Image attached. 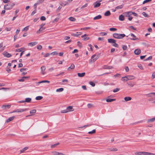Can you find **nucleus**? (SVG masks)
Instances as JSON below:
<instances>
[{
    "label": "nucleus",
    "mask_w": 155,
    "mask_h": 155,
    "mask_svg": "<svg viewBox=\"0 0 155 155\" xmlns=\"http://www.w3.org/2000/svg\"><path fill=\"white\" fill-rule=\"evenodd\" d=\"M125 36V35L124 34H120L115 33L113 34V36L114 38L118 39H122Z\"/></svg>",
    "instance_id": "2"
},
{
    "label": "nucleus",
    "mask_w": 155,
    "mask_h": 155,
    "mask_svg": "<svg viewBox=\"0 0 155 155\" xmlns=\"http://www.w3.org/2000/svg\"><path fill=\"white\" fill-rule=\"evenodd\" d=\"M127 48V47L126 45H124L122 46V48L124 50H126Z\"/></svg>",
    "instance_id": "55"
},
{
    "label": "nucleus",
    "mask_w": 155,
    "mask_h": 155,
    "mask_svg": "<svg viewBox=\"0 0 155 155\" xmlns=\"http://www.w3.org/2000/svg\"><path fill=\"white\" fill-rule=\"evenodd\" d=\"M45 29L44 28H40V29L37 31V33L39 34L40 33V31H42Z\"/></svg>",
    "instance_id": "39"
},
{
    "label": "nucleus",
    "mask_w": 155,
    "mask_h": 155,
    "mask_svg": "<svg viewBox=\"0 0 155 155\" xmlns=\"http://www.w3.org/2000/svg\"><path fill=\"white\" fill-rule=\"evenodd\" d=\"M88 6V4H87V3H86L85 4V5H83L82 6L81 8V9H83L84 8L87 7Z\"/></svg>",
    "instance_id": "48"
},
{
    "label": "nucleus",
    "mask_w": 155,
    "mask_h": 155,
    "mask_svg": "<svg viewBox=\"0 0 155 155\" xmlns=\"http://www.w3.org/2000/svg\"><path fill=\"white\" fill-rule=\"evenodd\" d=\"M24 50V48H20L18 49H16L15 50V51L16 52H21L22 51V50Z\"/></svg>",
    "instance_id": "43"
},
{
    "label": "nucleus",
    "mask_w": 155,
    "mask_h": 155,
    "mask_svg": "<svg viewBox=\"0 0 155 155\" xmlns=\"http://www.w3.org/2000/svg\"><path fill=\"white\" fill-rule=\"evenodd\" d=\"M52 153L54 155H66L62 153L56 151L52 152Z\"/></svg>",
    "instance_id": "13"
},
{
    "label": "nucleus",
    "mask_w": 155,
    "mask_h": 155,
    "mask_svg": "<svg viewBox=\"0 0 155 155\" xmlns=\"http://www.w3.org/2000/svg\"><path fill=\"white\" fill-rule=\"evenodd\" d=\"M141 52V51L140 49H137L134 51V52L136 55H139L140 53Z\"/></svg>",
    "instance_id": "17"
},
{
    "label": "nucleus",
    "mask_w": 155,
    "mask_h": 155,
    "mask_svg": "<svg viewBox=\"0 0 155 155\" xmlns=\"http://www.w3.org/2000/svg\"><path fill=\"white\" fill-rule=\"evenodd\" d=\"M124 99L125 101H130L131 100V98L129 97H124Z\"/></svg>",
    "instance_id": "28"
},
{
    "label": "nucleus",
    "mask_w": 155,
    "mask_h": 155,
    "mask_svg": "<svg viewBox=\"0 0 155 155\" xmlns=\"http://www.w3.org/2000/svg\"><path fill=\"white\" fill-rule=\"evenodd\" d=\"M123 14L124 16L129 17L132 15V12L129 11L125 12Z\"/></svg>",
    "instance_id": "12"
},
{
    "label": "nucleus",
    "mask_w": 155,
    "mask_h": 155,
    "mask_svg": "<svg viewBox=\"0 0 155 155\" xmlns=\"http://www.w3.org/2000/svg\"><path fill=\"white\" fill-rule=\"evenodd\" d=\"M123 8L122 5H121L118 6L116 7L115 8V9H119L121 8Z\"/></svg>",
    "instance_id": "54"
},
{
    "label": "nucleus",
    "mask_w": 155,
    "mask_h": 155,
    "mask_svg": "<svg viewBox=\"0 0 155 155\" xmlns=\"http://www.w3.org/2000/svg\"><path fill=\"white\" fill-rule=\"evenodd\" d=\"M59 18H55L53 21V23H54L55 22H57Z\"/></svg>",
    "instance_id": "57"
},
{
    "label": "nucleus",
    "mask_w": 155,
    "mask_h": 155,
    "mask_svg": "<svg viewBox=\"0 0 155 155\" xmlns=\"http://www.w3.org/2000/svg\"><path fill=\"white\" fill-rule=\"evenodd\" d=\"M119 90L120 89L119 88H117L114 90L113 91V92L114 93L116 92L119 91Z\"/></svg>",
    "instance_id": "58"
},
{
    "label": "nucleus",
    "mask_w": 155,
    "mask_h": 155,
    "mask_svg": "<svg viewBox=\"0 0 155 155\" xmlns=\"http://www.w3.org/2000/svg\"><path fill=\"white\" fill-rule=\"evenodd\" d=\"M128 85L130 87H133L134 85V84L133 83H132L131 82H129L128 83Z\"/></svg>",
    "instance_id": "35"
},
{
    "label": "nucleus",
    "mask_w": 155,
    "mask_h": 155,
    "mask_svg": "<svg viewBox=\"0 0 155 155\" xmlns=\"http://www.w3.org/2000/svg\"><path fill=\"white\" fill-rule=\"evenodd\" d=\"M28 149V147H26L20 150V153H23L25 152V151Z\"/></svg>",
    "instance_id": "16"
},
{
    "label": "nucleus",
    "mask_w": 155,
    "mask_h": 155,
    "mask_svg": "<svg viewBox=\"0 0 155 155\" xmlns=\"http://www.w3.org/2000/svg\"><path fill=\"white\" fill-rule=\"evenodd\" d=\"M103 68L104 69H110L113 68V67L112 66H107L106 65L104 66Z\"/></svg>",
    "instance_id": "21"
},
{
    "label": "nucleus",
    "mask_w": 155,
    "mask_h": 155,
    "mask_svg": "<svg viewBox=\"0 0 155 155\" xmlns=\"http://www.w3.org/2000/svg\"><path fill=\"white\" fill-rule=\"evenodd\" d=\"M68 112H72L74 110V109L72 106H68L66 108Z\"/></svg>",
    "instance_id": "9"
},
{
    "label": "nucleus",
    "mask_w": 155,
    "mask_h": 155,
    "mask_svg": "<svg viewBox=\"0 0 155 155\" xmlns=\"http://www.w3.org/2000/svg\"><path fill=\"white\" fill-rule=\"evenodd\" d=\"M85 74V72H83L81 73H78L77 74L78 77H82L84 76Z\"/></svg>",
    "instance_id": "22"
},
{
    "label": "nucleus",
    "mask_w": 155,
    "mask_h": 155,
    "mask_svg": "<svg viewBox=\"0 0 155 155\" xmlns=\"http://www.w3.org/2000/svg\"><path fill=\"white\" fill-rule=\"evenodd\" d=\"M50 83V81L47 80H45V81H40L38 82V84H40L42 83Z\"/></svg>",
    "instance_id": "25"
},
{
    "label": "nucleus",
    "mask_w": 155,
    "mask_h": 155,
    "mask_svg": "<svg viewBox=\"0 0 155 155\" xmlns=\"http://www.w3.org/2000/svg\"><path fill=\"white\" fill-rule=\"evenodd\" d=\"M74 65L73 64H71V66L68 68V70L69 71L70 69H74Z\"/></svg>",
    "instance_id": "33"
},
{
    "label": "nucleus",
    "mask_w": 155,
    "mask_h": 155,
    "mask_svg": "<svg viewBox=\"0 0 155 155\" xmlns=\"http://www.w3.org/2000/svg\"><path fill=\"white\" fill-rule=\"evenodd\" d=\"M14 4L12 5L10 4H7L5 5L4 9L6 10H9L12 8Z\"/></svg>",
    "instance_id": "5"
},
{
    "label": "nucleus",
    "mask_w": 155,
    "mask_h": 155,
    "mask_svg": "<svg viewBox=\"0 0 155 155\" xmlns=\"http://www.w3.org/2000/svg\"><path fill=\"white\" fill-rule=\"evenodd\" d=\"M27 70V68H21L20 69V71L21 72H23L24 71H26Z\"/></svg>",
    "instance_id": "63"
},
{
    "label": "nucleus",
    "mask_w": 155,
    "mask_h": 155,
    "mask_svg": "<svg viewBox=\"0 0 155 155\" xmlns=\"http://www.w3.org/2000/svg\"><path fill=\"white\" fill-rule=\"evenodd\" d=\"M41 73L43 75L45 74V70H46V67L45 66H43L41 67Z\"/></svg>",
    "instance_id": "11"
},
{
    "label": "nucleus",
    "mask_w": 155,
    "mask_h": 155,
    "mask_svg": "<svg viewBox=\"0 0 155 155\" xmlns=\"http://www.w3.org/2000/svg\"><path fill=\"white\" fill-rule=\"evenodd\" d=\"M107 150L109 151H116L118 150L117 148L113 147H110L107 149Z\"/></svg>",
    "instance_id": "20"
},
{
    "label": "nucleus",
    "mask_w": 155,
    "mask_h": 155,
    "mask_svg": "<svg viewBox=\"0 0 155 155\" xmlns=\"http://www.w3.org/2000/svg\"><path fill=\"white\" fill-rule=\"evenodd\" d=\"M129 36H130V38H129V39L131 40H139V39L137 38L136 36L134 34L132 33H131L129 35Z\"/></svg>",
    "instance_id": "6"
},
{
    "label": "nucleus",
    "mask_w": 155,
    "mask_h": 155,
    "mask_svg": "<svg viewBox=\"0 0 155 155\" xmlns=\"http://www.w3.org/2000/svg\"><path fill=\"white\" fill-rule=\"evenodd\" d=\"M110 15V11H107L104 13V15L106 16H108Z\"/></svg>",
    "instance_id": "31"
},
{
    "label": "nucleus",
    "mask_w": 155,
    "mask_h": 155,
    "mask_svg": "<svg viewBox=\"0 0 155 155\" xmlns=\"http://www.w3.org/2000/svg\"><path fill=\"white\" fill-rule=\"evenodd\" d=\"M43 98V97L41 96H38L36 97L35 99L37 100H40Z\"/></svg>",
    "instance_id": "36"
},
{
    "label": "nucleus",
    "mask_w": 155,
    "mask_h": 155,
    "mask_svg": "<svg viewBox=\"0 0 155 155\" xmlns=\"http://www.w3.org/2000/svg\"><path fill=\"white\" fill-rule=\"evenodd\" d=\"M90 28V27H86L84 28H81V30H86L87 29H89Z\"/></svg>",
    "instance_id": "60"
},
{
    "label": "nucleus",
    "mask_w": 155,
    "mask_h": 155,
    "mask_svg": "<svg viewBox=\"0 0 155 155\" xmlns=\"http://www.w3.org/2000/svg\"><path fill=\"white\" fill-rule=\"evenodd\" d=\"M155 120V117L153 118L148 119L147 120V122L148 123H150V122H153Z\"/></svg>",
    "instance_id": "29"
},
{
    "label": "nucleus",
    "mask_w": 155,
    "mask_h": 155,
    "mask_svg": "<svg viewBox=\"0 0 155 155\" xmlns=\"http://www.w3.org/2000/svg\"><path fill=\"white\" fill-rule=\"evenodd\" d=\"M64 90V89L63 88H60L59 89H57L56 90V91L57 92H62Z\"/></svg>",
    "instance_id": "34"
},
{
    "label": "nucleus",
    "mask_w": 155,
    "mask_h": 155,
    "mask_svg": "<svg viewBox=\"0 0 155 155\" xmlns=\"http://www.w3.org/2000/svg\"><path fill=\"white\" fill-rule=\"evenodd\" d=\"M40 19L42 21H45L46 20V18L45 16H42L41 17Z\"/></svg>",
    "instance_id": "56"
},
{
    "label": "nucleus",
    "mask_w": 155,
    "mask_h": 155,
    "mask_svg": "<svg viewBox=\"0 0 155 155\" xmlns=\"http://www.w3.org/2000/svg\"><path fill=\"white\" fill-rule=\"evenodd\" d=\"M5 29L7 31H10L11 30L12 28H11L6 27L5 28Z\"/></svg>",
    "instance_id": "61"
},
{
    "label": "nucleus",
    "mask_w": 155,
    "mask_h": 155,
    "mask_svg": "<svg viewBox=\"0 0 155 155\" xmlns=\"http://www.w3.org/2000/svg\"><path fill=\"white\" fill-rule=\"evenodd\" d=\"M101 16L100 15H97V16H96L93 18V19L94 20H97L98 19H101Z\"/></svg>",
    "instance_id": "24"
},
{
    "label": "nucleus",
    "mask_w": 155,
    "mask_h": 155,
    "mask_svg": "<svg viewBox=\"0 0 155 155\" xmlns=\"http://www.w3.org/2000/svg\"><path fill=\"white\" fill-rule=\"evenodd\" d=\"M59 144V143H57L55 144L52 145L51 146V148H54L57 145H58Z\"/></svg>",
    "instance_id": "32"
},
{
    "label": "nucleus",
    "mask_w": 155,
    "mask_h": 155,
    "mask_svg": "<svg viewBox=\"0 0 155 155\" xmlns=\"http://www.w3.org/2000/svg\"><path fill=\"white\" fill-rule=\"evenodd\" d=\"M54 70V68L53 67H51L48 69L49 71H52Z\"/></svg>",
    "instance_id": "64"
},
{
    "label": "nucleus",
    "mask_w": 155,
    "mask_h": 155,
    "mask_svg": "<svg viewBox=\"0 0 155 155\" xmlns=\"http://www.w3.org/2000/svg\"><path fill=\"white\" fill-rule=\"evenodd\" d=\"M89 84L91 85L92 87H94L95 85V83L92 81H90L89 82Z\"/></svg>",
    "instance_id": "44"
},
{
    "label": "nucleus",
    "mask_w": 155,
    "mask_h": 155,
    "mask_svg": "<svg viewBox=\"0 0 155 155\" xmlns=\"http://www.w3.org/2000/svg\"><path fill=\"white\" fill-rule=\"evenodd\" d=\"M28 27H29V26H27L26 27H25V28H23V29L22 30V31H28Z\"/></svg>",
    "instance_id": "46"
},
{
    "label": "nucleus",
    "mask_w": 155,
    "mask_h": 155,
    "mask_svg": "<svg viewBox=\"0 0 155 155\" xmlns=\"http://www.w3.org/2000/svg\"><path fill=\"white\" fill-rule=\"evenodd\" d=\"M145 155H155V154L149 152H145Z\"/></svg>",
    "instance_id": "38"
},
{
    "label": "nucleus",
    "mask_w": 155,
    "mask_h": 155,
    "mask_svg": "<svg viewBox=\"0 0 155 155\" xmlns=\"http://www.w3.org/2000/svg\"><path fill=\"white\" fill-rule=\"evenodd\" d=\"M108 42L110 43L113 44V45L115 47H117L118 46L117 44L116 43V41L114 39L112 38H110L108 39Z\"/></svg>",
    "instance_id": "4"
},
{
    "label": "nucleus",
    "mask_w": 155,
    "mask_h": 155,
    "mask_svg": "<svg viewBox=\"0 0 155 155\" xmlns=\"http://www.w3.org/2000/svg\"><path fill=\"white\" fill-rule=\"evenodd\" d=\"M116 100L115 99H110L108 98L106 99V101L107 102H111L113 101H114Z\"/></svg>",
    "instance_id": "27"
},
{
    "label": "nucleus",
    "mask_w": 155,
    "mask_h": 155,
    "mask_svg": "<svg viewBox=\"0 0 155 155\" xmlns=\"http://www.w3.org/2000/svg\"><path fill=\"white\" fill-rule=\"evenodd\" d=\"M138 67L141 70H143V68L142 65L140 64H138L137 65Z\"/></svg>",
    "instance_id": "40"
},
{
    "label": "nucleus",
    "mask_w": 155,
    "mask_h": 155,
    "mask_svg": "<svg viewBox=\"0 0 155 155\" xmlns=\"http://www.w3.org/2000/svg\"><path fill=\"white\" fill-rule=\"evenodd\" d=\"M96 131L95 130H93L92 131H89L88 132V133L89 134H94L95 133Z\"/></svg>",
    "instance_id": "47"
},
{
    "label": "nucleus",
    "mask_w": 155,
    "mask_h": 155,
    "mask_svg": "<svg viewBox=\"0 0 155 155\" xmlns=\"http://www.w3.org/2000/svg\"><path fill=\"white\" fill-rule=\"evenodd\" d=\"M101 0H100L99 2L97 1L94 2L93 4L94 7V8H96L99 7L101 5V3H100V2H101Z\"/></svg>",
    "instance_id": "8"
},
{
    "label": "nucleus",
    "mask_w": 155,
    "mask_h": 155,
    "mask_svg": "<svg viewBox=\"0 0 155 155\" xmlns=\"http://www.w3.org/2000/svg\"><path fill=\"white\" fill-rule=\"evenodd\" d=\"M6 71L8 73H10L11 71V70L9 68L7 67Z\"/></svg>",
    "instance_id": "52"
},
{
    "label": "nucleus",
    "mask_w": 155,
    "mask_h": 155,
    "mask_svg": "<svg viewBox=\"0 0 155 155\" xmlns=\"http://www.w3.org/2000/svg\"><path fill=\"white\" fill-rule=\"evenodd\" d=\"M151 0H145L143 2V4H144L146 3H147V2H149L151 1Z\"/></svg>",
    "instance_id": "51"
},
{
    "label": "nucleus",
    "mask_w": 155,
    "mask_h": 155,
    "mask_svg": "<svg viewBox=\"0 0 155 155\" xmlns=\"http://www.w3.org/2000/svg\"><path fill=\"white\" fill-rule=\"evenodd\" d=\"M50 54L52 55H54L58 54V53L57 51H54L51 53Z\"/></svg>",
    "instance_id": "45"
},
{
    "label": "nucleus",
    "mask_w": 155,
    "mask_h": 155,
    "mask_svg": "<svg viewBox=\"0 0 155 155\" xmlns=\"http://www.w3.org/2000/svg\"><path fill=\"white\" fill-rule=\"evenodd\" d=\"M99 58V56L97 55H96V54L94 55L91 56V59L89 61V63L91 64L93 62H94L97 60Z\"/></svg>",
    "instance_id": "3"
},
{
    "label": "nucleus",
    "mask_w": 155,
    "mask_h": 155,
    "mask_svg": "<svg viewBox=\"0 0 155 155\" xmlns=\"http://www.w3.org/2000/svg\"><path fill=\"white\" fill-rule=\"evenodd\" d=\"M27 110V109H19L16 110H15L13 111L12 113H15V112H21L26 111Z\"/></svg>",
    "instance_id": "7"
},
{
    "label": "nucleus",
    "mask_w": 155,
    "mask_h": 155,
    "mask_svg": "<svg viewBox=\"0 0 155 155\" xmlns=\"http://www.w3.org/2000/svg\"><path fill=\"white\" fill-rule=\"evenodd\" d=\"M36 112V110L35 109H33L30 111V113L31 114H35Z\"/></svg>",
    "instance_id": "41"
},
{
    "label": "nucleus",
    "mask_w": 155,
    "mask_h": 155,
    "mask_svg": "<svg viewBox=\"0 0 155 155\" xmlns=\"http://www.w3.org/2000/svg\"><path fill=\"white\" fill-rule=\"evenodd\" d=\"M135 77L133 75H127L121 78V80L124 81H126L129 80H131L134 79Z\"/></svg>",
    "instance_id": "1"
},
{
    "label": "nucleus",
    "mask_w": 155,
    "mask_h": 155,
    "mask_svg": "<svg viewBox=\"0 0 155 155\" xmlns=\"http://www.w3.org/2000/svg\"><path fill=\"white\" fill-rule=\"evenodd\" d=\"M155 78V72H153L151 75V78L153 79Z\"/></svg>",
    "instance_id": "49"
},
{
    "label": "nucleus",
    "mask_w": 155,
    "mask_h": 155,
    "mask_svg": "<svg viewBox=\"0 0 155 155\" xmlns=\"http://www.w3.org/2000/svg\"><path fill=\"white\" fill-rule=\"evenodd\" d=\"M82 34V33L81 32H77L76 34H73V35L75 36L78 37L79 35H81Z\"/></svg>",
    "instance_id": "26"
},
{
    "label": "nucleus",
    "mask_w": 155,
    "mask_h": 155,
    "mask_svg": "<svg viewBox=\"0 0 155 155\" xmlns=\"http://www.w3.org/2000/svg\"><path fill=\"white\" fill-rule=\"evenodd\" d=\"M152 56H150L148 58H147V59H146L145 60V61H147L148 60H150L152 59Z\"/></svg>",
    "instance_id": "62"
},
{
    "label": "nucleus",
    "mask_w": 155,
    "mask_h": 155,
    "mask_svg": "<svg viewBox=\"0 0 155 155\" xmlns=\"http://www.w3.org/2000/svg\"><path fill=\"white\" fill-rule=\"evenodd\" d=\"M15 117V116H13L9 117L6 120V123H8L12 121L14 119Z\"/></svg>",
    "instance_id": "18"
},
{
    "label": "nucleus",
    "mask_w": 155,
    "mask_h": 155,
    "mask_svg": "<svg viewBox=\"0 0 155 155\" xmlns=\"http://www.w3.org/2000/svg\"><path fill=\"white\" fill-rule=\"evenodd\" d=\"M38 44V42L36 41L28 43V45L31 47H33Z\"/></svg>",
    "instance_id": "10"
},
{
    "label": "nucleus",
    "mask_w": 155,
    "mask_h": 155,
    "mask_svg": "<svg viewBox=\"0 0 155 155\" xmlns=\"http://www.w3.org/2000/svg\"><path fill=\"white\" fill-rule=\"evenodd\" d=\"M117 30V29L115 28H110V31H116Z\"/></svg>",
    "instance_id": "53"
},
{
    "label": "nucleus",
    "mask_w": 155,
    "mask_h": 155,
    "mask_svg": "<svg viewBox=\"0 0 155 155\" xmlns=\"http://www.w3.org/2000/svg\"><path fill=\"white\" fill-rule=\"evenodd\" d=\"M68 19L72 21H76V19L75 18L71 17L68 18Z\"/></svg>",
    "instance_id": "30"
},
{
    "label": "nucleus",
    "mask_w": 155,
    "mask_h": 155,
    "mask_svg": "<svg viewBox=\"0 0 155 155\" xmlns=\"http://www.w3.org/2000/svg\"><path fill=\"white\" fill-rule=\"evenodd\" d=\"M107 34L106 32H101L100 33V35L102 36L106 35H107Z\"/></svg>",
    "instance_id": "50"
},
{
    "label": "nucleus",
    "mask_w": 155,
    "mask_h": 155,
    "mask_svg": "<svg viewBox=\"0 0 155 155\" xmlns=\"http://www.w3.org/2000/svg\"><path fill=\"white\" fill-rule=\"evenodd\" d=\"M31 99L30 98H27L25 99V102H29L31 101Z\"/></svg>",
    "instance_id": "37"
},
{
    "label": "nucleus",
    "mask_w": 155,
    "mask_h": 155,
    "mask_svg": "<svg viewBox=\"0 0 155 155\" xmlns=\"http://www.w3.org/2000/svg\"><path fill=\"white\" fill-rule=\"evenodd\" d=\"M3 54L4 55V56L9 58L11 56V55L8 53L7 52L4 51L3 53Z\"/></svg>",
    "instance_id": "14"
},
{
    "label": "nucleus",
    "mask_w": 155,
    "mask_h": 155,
    "mask_svg": "<svg viewBox=\"0 0 155 155\" xmlns=\"http://www.w3.org/2000/svg\"><path fill=\"white\" fill-rule=\"evenodd\" d=\"M37 49L39 50H41V49L42 48V46L40 45H38L37 46Z\"/></svg>",
    "instance_id": "42"
},
{
    "label": "nucleus",
    "mask_w": 155,
    "mask_h": 155,
    "mask_svg": "<svg viewBox=\"0 0 155 155\" xmlns=\"http://www.w3.org/2000/svg\"><path fill=\"white\" fill-rule=\"evenodd\" d=\"M145 152H136L134 153L135 155H145Z\"/></svg>",
    "instance_id": "15"
},
{
    "label": "nucleus",
    "mask_w": 155,
    "mask_h": 155,
    "mask_svg": "<svg viewBox=\"0 0 155 155\" xmlns=\"http://www.w3.org/2000/svg\"><path fill=\"white\" fill-rule=\"evenodd\" d=\"M11 106L9 105H3L2 106V108L4 110H5L7 108H9Z\"/></svg>",
    "instance_id": "19"
},
{
    "label": "nucleus",
    "mask_w": 155,
    "mask_h": 155,
    "mask_svg": "<svg viewBox=\"0 0 155 155\" xmlns=\"http://www.w3.org/2000/svg\"><path fill=\"white\" fill-rule=\"evenodd\" d=\"M124 15H120L119 16V19L120 21H123L124 20Z\"/></svg>",
    "instance_id": "23"
},
{
    "label": "nucleus",
    "mask_w": 155,
    "mask_h": 155,
    "mask_svg": "<svg viewBox=\"0 0 155 155\" xmlns=\"http://www.w3.org/2000/svg\"><path fill=\"white\" fill-rule=\"evenodd\" d=\"M142 15L144 16L145 17H147L148 16V15L145 12H143L142 13Z\"/></svg>",
    "instance_id": "59"
}]
</instances>
